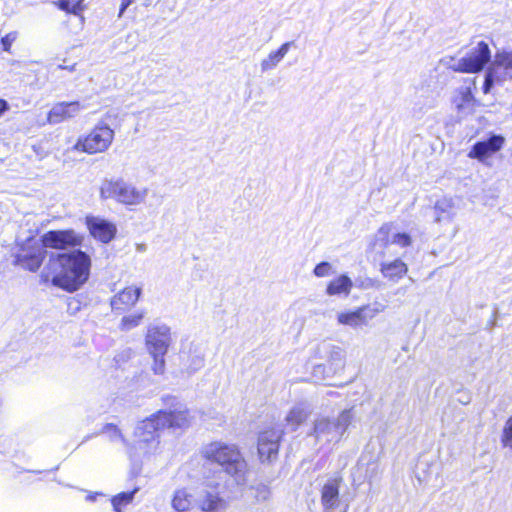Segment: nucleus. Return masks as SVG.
I'll use <instances>...</instances> for the list:
<instances>
[{"label":"nucleus","instance_id":"obj_1","mask_svg":"<svg viewBox=\"0 0 512 512\" xmlns=\"http://www.w3.org/2000/svg\"><path fill=\"white\" fill-rule=\"evenodd\" d=\"M191 417L187 410L159 411L137 423L136 445L129 449L133 458L152 459L159 451L160 440L157 432L164 428L186 429Z\"/></svg>","mask_w":512,"mask_h":512},{"label":"nucleus","instance_id":"obj_2","mask_svg":"<svg viewBox=\"0 0 512 512\" xmlns=\"http://www.w3.org/2000/svg\"><path fill=\"white\" fill-rule=\"evenodd\" d=\"M90 257L80 251L51 255L41 273L44 282L62 288L68 292L78 290L89 278Z\"/></svg>","mask_w":512,"mask_h":512},{"label":"nucleus","instance_id":"obj_3","mask_svg":"<svg viewBox=\"0 0 512 512\" xmlns=\"http://www.w3.org/2000/svg\"><path fill=\"white\" fill-rule=\"evenodd\" d=\"M202 454L207 460L224 466L238 484L245 482L247 463L235 445L213 442L203 448Z\"/></svg>","mask_w":512,"mask_h":512},{"label":"nucleus","instance_id":"obj_4","mask_svg":"<svg viewBox=\"0 0 512 512\" xmlns=\"http://www.w3.org/2000/svg\"><path fill=\"white\" fill-rule=\"evenodd\" d=\"M149 194L147 187L137 186L124 178L104 179L99 187L102 200H114L125 206H139L145 203Z\"/></svg>","mask_w":512,"mask_h":512},{"label":"nucleus","instance_id":"obj_5","mask_svg":"<svg viewBox=\"0 0 512 512\" xmlns=\"http://www.w3.org/2000/svg\"><path fill=\"white\" fill-rule=\"evenodd\" d=\"M352 421L351 410L342 411L336 419L319 416L314 420L313 431L310 433L315 442L321 446L338 442Z\"/></svg>","mask_w":512,"mask_h":512},{"label":"nucleus","instance_id":"obj_6","mask_svg":"<svg viewBox=\"0 0 512 512\" xmlns=\"http://www.w3.org/2000/svg\"><path fill=\"white\" fill-rule=\"evenodd\" d=\"M172 337L170 328L166 325H155L148 328L145 342L149 354L153 358L152 370L162 374L165 369V359Z\"/></svg>","mask_w":512,"mask_h":512},{"label":"nucleus","instance_id":"obj_7","mask_svg":"<svg viewBox=\"0 0 512 512\" xmlns=\"http://www.w3.org/2000/svg\"><path fill=\"white\" fill-rule=\"evenodd\" d=\"M114 130L105 123H98L88 134L80 136L73 150L90 155L107 151L114 140Z\"/></svg>","mask_w":512,"mask_h":512},{"label":"nucleus","instance_id":"obj_8","mask_svg":"<svg viewBox=\"0 0 512 512\" xmlns=\"http://www.w3.org/2000/svg\"><path fill=\"white\" fill-rule=\"evenodd\" d=\"M385 309L386 305L376 301L355 309L341 310L336 314V322L340 326L359 329L368 326L370 321L384 312Z\"/></svg>","mask_w":512,"mask_h":512},{"label":"nucleus","instance_id":"obj_9","mask_svg":"<svg viewBox=\"0 0 512 512\" xmlns=\"http://www.w3.org/2000/svg\"><path fill=\"white\" fill-rule=\"evenodd\" d=\"M512 81V51L496 53L485 76L483 92L488 94L494 85Z\"/></svg>","mask_w":512,"mask_h":512},{"label":"nucleus","instance_id":"obj_10","mask_svg":"<svg viewBox=\"0 0 512 512\" xmlns=\"http://www.w3.org/2000/svg\"><path fill=\"white\" fill-rule=\"evenodd\" d=\"M231 504V497L219 484H206L198 493L196 506L202 512H226Z\"/></svg>","mask_w":512,"mask_h":512},{"label":"nucleus","instance_id":"obj_11","mask_svg":"<svg viewBox=\"0 0 512 512\" xmlns=\"http://www.w3.org/2000/svg\"><path fill=\"white\" fill-rule=\"evenodd\" d=\"M46 257V250L40 238L30 237L19 245L16 263L22 268L36 272Z\"/></svg>","mask_w":512,"mask_h":512},{"label":"nucleus","instance_id":"obj_12","mask_svg":"<svg viewBox=\"0 0 512 512\" xmlns=\"http://www.w3.org/2000/svg\"><path fill=\"white\" fill-rule=\"evenodd\" d=\"M491 53L487 43L481 41L470 49L465 57L455 61L450 67L456 72L476 73L490 61Z\"/></svg>","mask_w":512,"mask_h":512},{"label":"nucleus","instance_id":"obj_13","mask_svg":"<svg viewBox=\"0 0 512 512\" xmlns=\"http://www.w3.org/2000/svg\"><path fill=\"white\" fill-rule=\"evenodd\" d=\"M282 431L268 429L258 437V454L261 462H271L277 458Z\"/></svg>","mask_w":512,"mask_h":512},{"label":"nucleus","instance_id":"obj_14","mask_svg":"<svg viewBox=\"0 0 512 512\" xmlns=\"http://www.w3.org/2000/svg\"><path fill=\"white\" fill-rule=\"evenodd\" d=\"M45 248L66 249L82 243L83 237L73 230L49 231L41 238Z\"/></svg>","mask_w":512,"mask_h":512},{"label":"nucleus","instance_id":"obj_15","mask_svg":"<svg viewBox=\"0 0 512 512\" xmlns=\"http://www.w3.org/2000/svg\"><path fill=\"white\" fill-rule=\"evenodd\" d=\"M85 222L90 235L104 244L111 242L116 236V225L105 218L87 216Z\"/></svg>","mask_w":512,"mask_h":512},{"label":"nucleus","instance_id":"obj_16","mask_svg":"<svg viewBox=\"0 0 512 512\" xmlns=\"http://www.w3.org/2000/svg\"><path fill=\"white\" fill-rule=\"evenodd\" d=\"M462 199L458 196H445L436 201L434 205L435 222L451 223L461 209Z\"/></svg>","mask_w":512,"mask_h":512},{"label":"nucleus","instance_id":"obj_17","mask_svg":"<svg viewBox=\"0 0 512 512\" xmlns=\"http://www.w3.org/2000/svg\"><path fill=\"white\" fill-rule=\"evenodd\" d=\"M504 144L505 138L503 136L492 135L487 140L475 143L472 149L469 151L468 157L471 159L484 161L485 159L501 150Z\"/></svg>","mask_w":512,"mask_h":512},{"label":"nucleus","instance_id":"obj_18","mask_svg":"<svg viewBox=\"0 0 512 512\" xmlns=\"http://www.w3.org/2000/svg\"><path fill=\"white\" fill-rule=\"evenodd\" d=\"M452 104L460 118L467 117L475 112L476 100L468 87H461L454 92Z\"/></svg>","mask_w":512,"mask_h":512},{"label":"nucleus","instance_id":"obj_19","mask_svg":"<svg viewBox=\"0 0 512 512\" xmlns=\"http://www.w3.org/2000/svg\"><path fill=\"white\" fill-rule=\"evenodd\" d=\"M141 292V288L134 285L125 287L111 298L112 310L125 311L133 307L137 303Z\"/></svg>","mask_w":512,"mask_h":512},{"label":"nucleus","instance_id":"obj_20","mask_svg":"<svg viewBox=\"0 0 512 512\" xmlns=\"http://www.w3.org/2000/svg\"><path fill=\"white\" fill-rule=\"evenodd\" d=\"M83 109L79 102H61L54 105L48 113L47 120L50 124H58L73 118Z\"/></svg>","mask_w":512,"mask_h":512},{"label":"nucleus","instance_id":"obj_21","mask_svg":"<svg viewBox=\"0 0 512 512\" xmlns=\"http://www.w3.org/2000/svg\"><path fill=\"white\" fill-rule=\"evenodd\" d=\"M102 433L105 434L108 439L113 442V443H122L123 446L125 447V450H126V453L128 455V457L130 458V460L134 463V464H143L144 462H149L151 459H142V458H133L130 453H129V449L133 446H135L137 443H136V436H135V431L133 432V439L132 440H128L125 438V436L123 435L122 431L114 424H106L103 429H102Z\"/></svg>","mask_w":512,"mask_h":512},{"label":"nucleus","instance_id":"obj_22","mask_svg":"<svg viewBox=\"0 0 512 512\" xmlns=\"http://www.w3.org/2000/svg\"><path fill=\"white\" fill-rule=\"evenodd\" d=\"M316 353L320 359H324L331 368L339 369L344 365V350L330 343H322L316 347Z\"/></svg>","mask_w":512,"mask_h":512},{"label":"nucleus","instance_id":"obj_23","mask_svg":"<svg viewBox=\"0 0 512 512\" xmlns=\"http://www.w3.org/2000/svg\"><path fill=\"white\" fill-rule=\"evenodd\" d=\"M339 479L329 480L321 491V504L325 512L333 511L339 504Z\"/></svg>","mask_w":512,"mask_h":512},{"label":"nucleus","instance_id":"obj_24","mask_svg":"<svg viewBox=\"0 0 512 512\" xmlns=\"http://www.w3.org/2000/svg\"><path fill=\"white\" fill-rule=\"evenodd\" d=\"M310 415L311 410L308 405L303 403L296 404L289 410L285 417L286 427L291 431H295Z\"/></svg>","mask_w":512,"mask_h":512},{"label":"nucleus","instance_id":"obj_25","mask_svg":"<svg viewBox=\"0 0 512 512\" xmlns=\"http://www.w3.org/2000/svg\"><path fill=\"white\" fill-rule=\"evenodd\" d=\"M380 271L384 278L396 283L408 272V266L400 259L383 262L380 265Z\"/></svg>","mask_w":512,"mask_h":512},{"label":"nucleus","instance_id":"obj_26","mask_svg":"<svg viewBox=\"0 0 512 512\" xmlns=\"http://www.w3.org/2000/svg\"><path fill=\"white\" fill-rule=\"evenodd\" d=\"M294 45L293 41L283 43L277 50L271 51L267 57L261 60L260 69L262 72H268L275 69L279 63L289 52L291 46Z\"/></svg>","mask_w":512,"mask_h":512},{"label":"nucleus","instance_id":"obj_27","mask_svg":"<svg viewBox=\"0 0 512 512\" xmlns=\"http://www.w3.org/2000/svg\"><path fill=\"white\" fill-rule=\"evenodd\" d=\"M196 504V499L193 493L187 488L177 489L172 497L171 505L177 512L189 511L193 504Z\"/></svg>","mask_w":512,"mask_h":512},{"label":"nucleus","instance_id":"obj_28","mask_svg":"<svg viewBox=\"0 0 512 512\" xmlns=\"http://www.w3.org/2000/svg\"><path fill=\"white\" fill-rule=\"evenodd\" d=\"M352 287V280L347 275H340L339 277L329 282L326 288V293L329 296H348L351 292Z\"/></svg>","mask_w":512,"mask_h":512},{"label":"nucleus","instance_id":"obj_29","mask_svg":"<svg viewBox=\"0 0 512 512\" xmlns=\"http://www.w3.org/2000/svg\"><path fill=\"white\" fill-rule=\"evenodd\" d=\"M500 442L503 448H507L512 452V415L509 416L504 422Z\"/></svg>","mask_w":512,"mask_h":512},{"label":"nucleus","instance_id":"obj_30","mask_svg":"<svg viewBox=\"0 0 512 512\" xmlns=\"http://www.w3.org/2000/svg\"><path fill=\"white\" fill-rule=\"evenodd\" d=\"M144 314L142 312L129 314L124 316L120 322V329L123 331H129L140 325Z\"/></svg>","mask_w":512,"mask_h":512},{"label":"nucleus","instance_id":"obj_31","mask_svg":"<svg viewBox=\"0 0 512 512\" xmlns=\"http://www.w3.org/2000/svg\"><path fill=\"white\" fill-rule=\"evenodd\" d=\"M137 490L138 489H134L132 492H123L116 495L112 499V504L115 511L120 512L121 506L129 504L133 500L134 494L137 492Z\"/></svg>","mask_w":512,"mask_h":512},{"label":"nucleus","instance_id":"obj_32","mask_svg":"<svg viewBox=\"0 0 512 512\" xmlns=\"http://www.w3.org/2000/svg\"><path fill=\"white\" fill-rule=\"evenodd\" d=\"M390 243L404 248V247H408L411 245L412 238L407 233H394L392 235Z\"/></svg>","mask_w":512,"mask_h":512},{"label":"nucleus","instance_id":"obj_33","mask_svg":"<svg viewBox=\"0 0 512 512\" xmlns=\"http://www.w3.org/2000/svg\"><path fill=\"white\" fill-rule=\"evenodd\" d=\"M84 0H60V7L68 12L77 13L82 9Z\"/></svg>","mask_w":512,"mask_h":512},{"label":"nucleus","instance_id":"obj_34","mask_svg":"<svg viewBox=\"0 0 512 512\" xmlns=\"http://www.w3.org/2000/svg\"><path fill=\"white\" fill-rule=\"evenodd\" d=\"M18 37V33L13 31L8 34H6L4 37L1 38L0 45L2 49L6 52H10L11 46L16 41Z\"/></svg>","mask_w":512,"mask_h":512},{"label":"nucleus","instance_id":"obj_35","mask_svg":"<svg viewBox=\"0 0 512 512\" xmlns=\"http://www.w3.org/2000/svg\"><path fill=\"white\" fill-rule=\"evenodd\" d=\"M332 266L328 262H321L314 268V275L316 277H327L331 274Z\"/></svg>","mask_w":512,"mask_h":512},{"label":"nucleus","instance_id":"obj_36","mask_svg":"<svg viewBox=\"0 0 512 512\" xmlns=\"http://www.w3.org/2000/svg\"><path fill=\"white\" fill-rule=\"evenodd\" d=\"M257 499L258 500H262V501H265L267 500L269 497H270V490L267 486H259L257 488V495H256Z\"/></svg>","mask_w":512,"mask_h":512},{"label":"nucleus","instance_id":"obj_37","mask_svg":"<svg viewBox=\"0 0 512 512\" xmlns=\"http://www.w3.org/2000/svg\"><path fill=\"white\" fill-rule=\"evenodd\" d=\"M389 231H390V226H389L388 224L383 225V226L378 230V236H379V237H381V238H384V237L388 236Z\"/></svg>","mask_w":512,"mask_h":512},{"label":"nucleus","instance_id":"obj_38","mask_svg":"<svg viewBox=\"0 0 512 512\" xmlns=\"http://www.w3.org/2000/svg\"><path fill=\"white\" fill-rule=\"evenodd\" d=\"M133 2V0H121V7H120V12H119V16H121L124 11L128 8V6Z\"/></svg>","mask_w":512,"mask_h":512},{"label":"nucleus","instance_id":"obj_39","mask_svg":"<svg viewBox=\"0 0 512 512\" xmlns=\"http://www.w3.org/2000/svg\"><path fill=\"white\" fill-rule=\"evenodd\" d=\"M9 108L8 103L5 100L0 99V116L7 111Z\"/></svg>","mask_w":512,"mask_h":512},{"label":"nucleus","instance_id":"obj_40","mask_svg":"<svg viewBox=\"0 0 512 512\" xmlns=\"http://www.w3.org/2000/svg\"><path fill=\"white\" fill-rule=\"evenodd\" d=\"M136 249L139 252H144L146 250V245L145 244H138Z\"/></svg>","mask_w":512,"mask_h":512},{"label":"nucleus","instance_id":"obj_41","mask_svg":"<svg viewBox=\"0 0 512 512\" xmlns=\"http://www.w3.org/2000/svg\"><path fill=\"white\" fill-rule=\"evenodd\" d=\"M203 358H198L197 361H196V365L197 367L196 368H199L203 365Z\"/></svg>","mask_w":512,"mask_h":512}]
</instances>
